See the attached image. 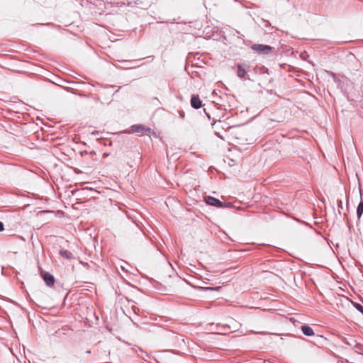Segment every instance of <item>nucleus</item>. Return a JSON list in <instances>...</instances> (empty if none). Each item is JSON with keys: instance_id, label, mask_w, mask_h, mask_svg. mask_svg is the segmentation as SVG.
Listing matches in <instances>:
<instances>
[{"instance_id": "obj_11", "label": "nucleus", "mask_w": 363, "mask_h": 363, "mask_svg": "<svg viewBox=\"0 0 363 363\" xmlns=\"http://www.w3.org/2000/svg\"><path fill=\"white\" fill-rule=\"evenodd\" d=\"M4 230V224L2 222L0 221V232L3 231Z\"/></svg>"}, {"instance_id": "obj_2", "label": "nucleus", "mask_w": 363, "mask_h": 363, "mask_svg": "<svg viewBox=\"0 0 363 363\" xmlns=\"http://www.w3.org/2000/svg\"><path fill=\"white\" fill-rule=\"evenodd\" d=\"M252 49L259 53H269L272 48L269 45H261V44H255L252 46Z\"/></svg>"}, {"instance_id": "obj_8", "label": "nucleus", "mask_w": 363, "mask_h": 363, "mask_svg": "<svg viewBox=\"0 0 363 363\" xmlns=\"http://www.w3.org/2000/svg\"><path fill=\"white\" fill-rule=\"evenodd\" d=\"M60 255L67 259H70L72 258V253L68 250H60Z\"/></svg>"}, {"instance_id": "obj_6", "label": "nucleus", "mask_w": 363, "mask_h": 363, "mask_svg": "<svg viewBox=\"0 0 363 363\" xmlns=\"http://www.w3.org/2000/svg\"><path fill=\"white\" fill-rule=\"evenodd\" d=\"M301 329L303 333L306 336L314 335L313 330L309 325H303L301 326Z\"/></svg>"}, {"instance_id": "obj_1", "label": "nucleus", "mask_w": 363, "mask_h": 363, "mask_svg": "<svg viewBox=\"0 0 363 363\" xmlns=\"http://www.w3.org/2000/svg\"><path fill=\"white\" fill-rule=\"evenodd\" d=\"M131 132L147 135L151 133V129L143 125H133L131 126Z\"/></svg>"}, {"instance_id": "obj_10", "label": "nucleus", "mask_w": 363, "mask_h": 363, "mask_svg": "<svg viewBox=\"0 0 363 363\" xmlns=\"http://www.w3.org/2000/svg\"><path fill=\"white\" fill-rule=\"evenodd\" d=\"M355 307H356V308H357L359 311H360V312L363 314V306H361L360 304H359V303H357V304L355 305Z\"/></svg>"}, {"instance_id": "obj_3", "label": "nucleus", "mask_w": 363, "mask_h": 363, "mask_svg": "<svg viewBox=\"0 0 363 363\" xmlns=\"http://www.w3.org/2000/svg\"><path fill=\"white\" fill-rule=\"evenodd\" d=\"M205 201L208 204L211 205V206H217V207L223 206V203L214 197L207 196L205 198Z\"/></svg>"}, {"instance_id": "obj_5", "label": "nucleus", "mask_w": 363, "mask_h": 363, "mask_svg": "<svg viewBox=\"0 0 363 363\" xmlns=\"http://www.w3.org/2000/svg\"><path fill=\"white\" fill-rule=\"evenodd\" d=\"M43 277L45 282L46 283V284L48 286H53V284L55 283V278L51 274L48 273V272L44 273Z\"/></svg>"}, {"instance_id": "obj_4", "label": "nucleus", "mask_w": 363, "mask_h": 363, "mask_svg": "<svg viewBox=\"0 0 363 363\" xmlns=\"http://www.w3.org/2000/svg\"><path fill=\"white\" fill-rule=\"evenodd\" d=\"M191 105L195 109H198L201 107L202 102L200 100L198 95H194L191 99Z\"/></svg>"}, {"instance_id": "obj_7", "label": "nucleus", "mask_w": 363, "mask_h": 363, "mask_svg": "<svg viewBox=\"0 0 363 363\" xmlns=\"http://www.w3.org/2000/svg\"><path fill=\"white\" fill-rule=\"evenodd\" d=\"M237 74H238V76L240 78H243L246 74L245 69L240 64L238 65Z\"/></svg>"}, {"instance_id": "obj_9", "label": "nucleus", "mask_w": 363, "mask_h": 363, "mask_svg": "<svg viewBox=\"0 0 363 363\" xmlns=\"http://www.w3.org/2000/svg\"><path fill=\"white\" fill-rule=\"evenodd\" d=\"M362 213H363V201L360 202L357 206V215L359 218L362 216Z\"/></svg>"}]
</instances>
